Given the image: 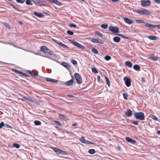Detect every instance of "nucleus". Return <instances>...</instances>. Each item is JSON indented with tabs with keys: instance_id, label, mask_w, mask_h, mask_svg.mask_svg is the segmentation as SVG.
Wrapping results in <instances>:
<instances>
[{
	"instance_id": "f257e3e1",
	"label": "nucleus",
	"mask_w": 160,
	"mask_h": 160,
	"mask_svg": "<svg viewBox=\"0 0 160 160\" xmlns=\"http://www.w3.org/2000/svg\"><path fill=\"white\" fill-rule=\"evenodd\" d=\"M134 115L135 118L137 119L142 120H144L145 118V116L144 113L141 112H135L134 114Z\"/></svg>"
},
{
	"instance_id": "f03ea898",
	"label": "nucleus",
	"mask_w": 160,
	"mask_h": 160,
	"mask_svg": "<svg viewBox=\"0 0 160 160\" xmlns=\"http://www.w3.org/2000/svg\"><path fill=\"white\" fill-rule=\"evenodd\" d=\"M74 76L77 82L79 84H81L82 82V79L81 75L79 74L76 73L74 74Z\"/></svg>"
},
{
	"instance_id": "7ed1b4c3",
	"label": "nucleus",
	"mask_w": 160,
	"mask_h": 160,
	"mask_svg": "<svg viewBox=\"0 0 160 160\" xmlns=\"http://www.w3.org/2000/svg\"><path fill=\"white\" fill-rule=\"evenodd\" d=\"M53 150L56 152L63 155H67L68 153L67 152L64 151H62L59 149L56 148L52 147L51 148Z\"/></svg>"
},
{
	"instance_id": "20e7f679",
	"label": "nucleus",
	"mask_w": 160,
	"mask_h": 160,
	"mask_svg": "<svg viewBox=\"0 0 160 160\" xmlns=\"http://www.w3.org/2000/svg\"><path fill=\"white\" fill-rule=\"evenodd\" d=\"M41 50L45 53H48L49 55H52V52L45 46H42L41 48Z\"/></svg>"
},
{
	"instance_id": "39448f33",
	"label": "nucleus",
	"mask_w": 160,
	"mask_h": 160,
	"mask_svg": "<svg viewBox=\"0 0 160 160\" xmlns=\"http://www.w3.org/2000/svg\"><path fill=\"white\" fill-rule=\"evenodd\" d=\"M69 41L71 42L74 45L78 47V48L82 49L85 48V47L76 41L72 39H70Z\"/></svg>"
},
{
	"instance_id": "423d86ee",
	"label": "nucleus",
	"mask_w": 160,
	"mask_h": 160,
	"mask_svg": "<svg viewBox=\"0 0 160 160\" xmlns=\"http://www.w3.org/2000/svg\"><path fill=\"white\" fill-rule=\"evenodd\" d=\"M141 5L143 7L149 6L151 5V2L150 0H142L141 1Z\"/></svg>"
},
{
	"instance_id": "0eeeda50",
	"label": "nucleus",
	"mask_w": 160,
	"mask_h": 160,
	"mask_svg": "<svg viewBox=\"0 0 160 160\" xmlns=\"http://www.w3.org/2000/svg\"><path fill=\"white\" fill-rule=\"evenodd\" d=\"M123 80L127 87H129L131 86V81L130 79L128 78L127 77H124Z\"/></svg>"
},
{
	"instance_id": "6e6552de",
	"label": "nucleus",
	"mask_w": 160,
	"mask_h": 160,
	"mask_svg": "<svg viewBox=\"0 0 160 160\" xmlns=\"http://www.w3.org/2000/svg\"><path fill=\"white\" fill-rule=\"evenodd\" d=\"M109 30L114 33H118V28L117 27L110 26Z\"/></svg>"
},
{
	"instance_id": "1a4fd4ad",
	"label": "nucleus",
	"mask_w": 160,
	"mask_h": 160,
	"mask_svg": "<svg viewBox=\"0 0 160 160\" xmlns=\"http://www.w3.org/2000/svg\"><path fill=\"white\" fill-rule=\"evenodd\" d=\"M123 19L125 23L129 25L132 24L134 22L133 21L126 17L123 18Z\"/></svg>"
},
{
	"instance_id": "9d476101",
	"label": "nucleus",
	"mask_w": 160,
	"mask_h": 160,
	"mask_svg": "<svg viewBox=\"0 0 160 160\" xmlns=\"http://www.w3.org/2000/svg\"><path fill=\"white\" fill-rule=\"evenodd\" d=\"M53 41L56 42V43H57L60 46H61V47H62L65 48H69V47L63 44L62 43V42H58L57 40H55V39H53Z\"/></svg>"
},
{
	"instance_id": "9b49d317",
	"label": "nucleus",
	"mask_w": 160,
	"mask_h": 160,
	"mask_svg": "<svg viewBox=\"0 0 160 160\" xmlns=\"http://www.w3.org/2000/svg\"><path fill=\"white\" fill-rule=\"evenodd\" d=\"M49 1L50 2L52 3H53L57 5L61 6L62 4L61 3L58 1V0H47Z\"/></svg>"
},
{
	"instance_id": "f8f14e48",
	"label": "nucleus",
	"mask_w": 160,
	"mask_h": 160,
	"mask_svg": "<svg viewBox=\"0 0 160 160\" xmlns=\"http://www.w3.org/2000/svg\"><path fill=\"white\" fill-rule=\"evenodd\" d=\"M45 80L47 82H51L53 83H56L58 82V80L50 78H46Z\"/></svg>"
},
{
	"instance_id": "ddd939ff",
	"label": "nucleus",
	"mask_w": 160,
	"mask_h": 160,
	"mask_svg": "<svg viewBox=\"0 0 160 160\" xmlns=\"http://www.w3.org/2000/svg\"><path fill=\"white\" fill-rule=\"evenodd\" d=\"M126 139L127 142H130L132 144H135L136 143V141L135 140L132 139L129 137H126Z\"/></svg>"
},
{
	"instance_id": "4468645a",
	"label": "nucleus",
	"mask_w": 160,
	"mask_h": 160,
	"mask_svg": "<svg viewBox=\"0 0 160 160\" xmlns=\"http://www.w3.org/2000/svg\"><path fill=\"white\" fill-rule=\"evenodd\" d=\"M74 81V78L73 77H72V78L70 80L67 82L66 83V85L67 86H71L72 85L73 83V82Z\"/></svg>"
},
{
	"instance_id": "2eb2a0df",
	"label": "nucleus",
	"mask_w": 160,
	"mask_h": 160,
	"mask_svg": "<svg viewBox=\"0 0 160 160\" xmlns=\"http://www.w3.org/2000/svg\"><path fill=\"white\" fill-rule=\"evenodd\" d=\"M91 41L94 43L102 44L103 42L101 40H99L98 39L93 38L91 39Z\"/></svg>"
},
{
	"instance_id": "dca6fc26",
	"label": "nucleus",
	"mask_w": 160,
	"mask_h": 160,
	"mask_svg": "<svg viewBox=\"0 0 160 160\" xmlns=\"http://www.w3.org/2000/svg\"><path fill=\"white\" fill-rule=\"evenodd\" d=\"M14 72H16V73H18L19 74H20L21 76H26V74L18 70H17L15 69H13L12 70Z\"/></svg>"
},
{
	"instance_id": "f3484780",
	"label": "nucleus",
	"mask_w": 160,
	"mask_h": 160,
	"mask_svg": "<svg viewBox=\"0 0 160 160\" xmlns=\"http://www.w3.org/2000/svg\"><path fill=\"white\" fill-rule=\"evenodd\" d=\"M125 115L128 117H130L132 115V111L130 109L127 110V111L125 113Z\"/></svg>"
},
{
	"instance_id": "a211bd4d",
	"label": "nucleus",
	"mask_w": 160,
	"mask_h": 160,
	"mask_svg": "<svg viewBox=\"0 0 160 160\" xmlns=\"http://www.w3.org/2000/svg\"><path fill=\"white\" fill-rule=\"evenodd\" d=\"M150 15L149 11L147 9H144L143 10V15L148 16Z\"/></svg>"
},
{
	"instance_id": "6ab92c4d",
	"label": "nucleus",
	"mask_w": 160,
	"mask_h": 160,
	"mask_svg": "<svg viewBox=\"0 0 160 160\" xmlns=\"http://www.w3.org/2000/svg\"><path fill=\"white\" fill-rule=\"evenodd\" d=\"M33 13L35 16L39 18H42L44 16L43 14L41 13H39L37 12H34Z\"/></svg>"
},
{
	"instance_id": "aec40b11",
	"label": "nucleus",
	"mask_w": 160,
	"mask_h": 160,
	"mask_svg": "<svg viewBox=\"0 0 160 160\" xmlns=\"http://www.w3.org/2000/svg\"><path fill=\"white\" fill-rule=\"evenodd\" d=\"M28 73L30 74L32 76L36 77L37 76L38 74L35 71H28Z\"/></svg>"
},
{
	"instance_id": "412c9836",
	"label": "nucleus",
	"mask_w": 160,
	"mask_h": 160,
	"mask_svg": "<svg viewBox=\"0 0 160 160\" xmlns=\"http://www.w3.org/2000/svg\"><path fill=\"white\" fill-rule=\"evenodd\" d=\"M40 6H46V2H45L40 1L38 4Z\"/></svg>"
},
{
	"instance_id": "4be33fe9",
	"label": "nucleus",
	"mask_w": 160,
	"mask_h": 160,
	"mask_svg": "<svg viewBox=\"0 0 160 160\" xmlns=\"http://www.w3.org/2000/svg\"><path fill=\"white\" fill-rule=\"evenodd\" d=\"M149 59H152L154 61H156L158 59V57L155 56V55L154 54H152L150 55V58H149Z\"/></svg>"
},
{
	"instance_id": "5701e85b",
	"label": "nucleus",
	"mask_w": 160,
	"mask_h": 160,
	"mask_svg": "<svg viewBox=\"0 0 160 160\" xmlns=\"http://www.w3.org/2000/svg\"><path fill=\"white\" fill-rule=\"evenodd\" d=\"M125 65L126 66L129 67H132V63L130 61H127L125 62Z\"/></svg>"
},
{
	"instance_id": "b1692460",
	"label": "nucleus",
	"mask_w": 160,
	"mask_h": 160,
	"mask_svg": "<svg viewBox=\"0 0 160 160\" xmlns=\"http://www.w3.org/2000/svg\"><path fill=\"white\" fill-rule=\"evenodd\" d=\"M145 26L147 28H154V25L150 24L148 23H145Z\"/></svg>"
},
{
	"instance_id": "393cba45",
	"label": "nucleus",
	"mask_w": 160,
	"mask_h": 160,
	"mask_svg": "<svg viewBox=\"0 0 160 160\" xmlns=\"http://www.w3.org/2000/svg\"><path fill=\"white\" fill-rule=\"evenodd\" d=\"M121 40V38L118 37H115L113 38V40L114 42H120Z\"/></svg>"
},
{
	"instance_id": "a878e982",
	"label": "nucleus",
	"mask_w": 160,
	"mask_h": 160,
	"mask_svg": "<svg viewBox=\"0 0 160 160\" xmlns=\"http://www.w3.org/2000/svg\"><path fill=\"white\" fill-rule=\"evenodd\" d=\"M61 64L64 67L66 68H69L70 67L69 64L66 62H63Z\"/></svg>"
},
{
	"instance_id": "bb28decb",
	"label": "nucleus",
	"mask_w": 160,
	"mask_h": 160,
	"mask_svg": "<svg viewBox=\"0 0 160 160\" xmlns=\"http://www.w3.org/2000/svg\"><path fill=\"white\" fill-rule=\"evenodd\" d=\"M133 68L136 70H139L140 69V66L138 65H135L133 66Z\"/></svg>"
},
{
	"instance_id": "cd10ccee",
	"label": "nucleus",
	"mask_w": 160,
	"mask_h": 160,
	"mask_svg": "<svg viewBox=\"0 0 160 160\" xmlns=\"http://www.w3.org/2000/svg\"><path fill=\"white\" fill-rule=\"evenodd\" d=\"M148 38L150 40H156L157 39V37L156 36H148Z\"/></svg>"
},
{
	"instance_id": "c85d7f7f",
	"label": "nucleus",
	"mask_w": 160,
	"mask_h": 160,
	"mask_svg": "<svg viewBox=\"0 0 160 160\" xmlns=\"http://www.w3.org/2000/svg\"><path fill=\"white\" fill-rule=\"evenodd\" d=\"M135 21L137 23H145V22L143 21V20L142 19H136L135 20Z\"/></svg>"
},
{
	"instance_id": "c756f323",
	"label": "nucleus",
	"mask_w": 160,
	"mask_h": 160,
	"mask_svg": "<svg viewBox=\"0 0 160 160\" xmlns=\"http://www.w3.org/2000/svg\"><path fill=\"white\" fill-rule=\"evenodd\" d=\"M108 25L106 24H103L101 25V27L104 29H106L108 27Z\"/></svg>"
},
{
	"instance_id": "7c9ffc66",
	"label": "nucleus",
	"mask_w": 160,
	"mask_h": 160,
	"mask_svg": "<svg viewBox=\"0 0 160 160\" xmlns=\"http://www.w3.org/2000/svg\"><path fill=\"white\" fill-rule=\"evenodd\" d=\"M12 147L16 148H18L20 147V145L19 144L14 143L12 144Z\"/></svg>"
},
{
	"instance_id": "2f4dec72",
	"label": "nucleus",
	"mask_w": 160,
	"mask_h": 160,
	"mask_svg": "<svg viewBox=\"0 0 160 160\" xmlns=\"http://www.w3.org/2000/svg\"><path fill=\"white\" fill-rule=\"evenodd\" d=\"M80 141L83 143L86 144L87 142V140H85L83 137H82V138L80 139Z\"/></svg>"
},
{
	"instance_id": "473e14b6",
	"label": "nucleus",
	"mask_w": 160,
	"mask_h": 160,
	"mask_svg": "<svg viewBox=\"0 0 160 160\" xmlns=\"http://www.w3.org/2000/svg\"><path fill=\"white\" fill-rule=\"evenodd\" d=\"M105 79L106 80V82L107 83V84L108 85V86H109L110 85V82L109 79L107 77H105Z\"/></svg>"
},
{
	"instance_id": "72a5a7b5",
	"label": "nucleus",
	"mask_w": 160,
	"mask_h": 160,
	"mask_svg": "<svg viewBox=\"0 0 160 160\" xmlns=\"http://www.w3.org/2000/svg\"><path fill=\"white\" fill-rule=\"evenodd\" d=\"M34 123L36 125H40L41 124V122L38 120L35 121Z\"/></svg>"
},
{
	"instance_id": "f704fd0d",
	"label": "nucleus",
	"mask_w": 160,
	"mask_h": 160,
	"mask_svg": "<svg viewBox=\"0 0 160 160\" xmlns=\"http://www.w3.org/2000/svg\"><path fill=\"white\" fill-rule=\"evenodd\" d=\"M92 52L95 54H97L98 53V50L96 49L95 48H93L92 49Z\"/></svg>"
},
{
	"instance_id": "c9c22d12",
	"label": "nucleus",
	"mask_w": 160,
	"mask_h": 160,
	"mask_svg": "<svg viewBox=\"0 0 160 160\" xmlns=\"http://www.w3.org/2000/svg\"><path fill=\"white\" fill-rule=\"evenodd\" d=\"M88 152L91 154H93L95 153V151L94 149H90L89 150Z\"/></svg>"
},
{
	"instance_id": "e433bc0d",
	"label": "nucleus",
	"mask_w": 160,
	"mask_h": 160,
	"mask_svg": "<svg viewBox=\"0 0 160 160\" xmlns=\"http://www.w3.org/2000/svg\"><path fill=\"white\" fill-rule=\"evenodd\" d=\"M122 94L124 99L125 100H127L128 97L127 94L126 92H124Z\"/></svg>"
},
{
	"instance_id": "4c0bfd02",
	"label": "nucleus",
	"mask_w": 160,
	"mask_h": 160,
	"mask_svg": "<svg viewBox=\"0 0 160 160\" xmlns=\"http://www.w3.org/2000/svg\"><path fill=\"white\" fill-rule=\"evenodd\" d=\"M134 12L139 14L143 15V10H135Z\"/></svg>"
},
{
	"instance_id": "58836bf2",
	"label": "nucleus",
	"mask_w": 160,
	"mask_h": 160,
	"mask_svg": "<svg viewBox=\"0 0 160 160\" xmlns=\"http://www.w3.org/2000/svg\"><path fill=\"white\" fill-rule=\"evenodd\" d=\"M95 33L100 37H102V34L99 31H96Z\"/></svg>"
},
{
	"instance_id": "ea45409f",
	"label": "nucleus",
	"mask_w": 160,
	"mask_h": 160,
	"mask_svg": "<svg viewBox=\"0 0 160 160\" xmlns=\"http://www.w3.org/2000/svg\"><path fill=\"white\" fill-rule=\"evenodd\" d=\"M26 2V4L28 5H32V4L30 0H27Z\"/></svg>"
},
{
	"instance_id": "a19ab883",
	"label": "nucleus",
	"mask_w": 160,
	"mask_h": 160,
	"mask_svg": "<svg viewBox=\"0 0 160 160\" xmlns=\"http://www.w3.org/2000/svg\"><path fill=\"white\" fill-rule=\"evenodd\" d=\"M105 59L107 61H108L111 59V57L110 56L107 55L104 57Z\"/></svg>"
},
{
	"instance_id": "79ce46f5",
	"label": "nucleus",
	"mask_w": 160,
	"mask_h": 160,
	"mask_svg": "<svg viewBox=\"0 0 160 160\" xmlns=\"http://www.w3.org/2000/svg\"><path fill=\"white\" fill-rule=\"evenodd\" d=\"M92 71L93 72L95 73H98V71L97 69L94 68H92Z\"/></svg>"
},
{
	"instance_id": "37998d69",
	"label": "nucleus",
	"mask_w": 160,
	"mask_h": 160,
	"mask_svg": "<svg viewBox=\"0 0 160 160\" xmlns=\"http://www.w3.org/2000/svg\"><path fill=\"white\" fill-rule=\"evenodd\" d=\"M20 95L23 98H24V99H25L26 100H27L28 101H32L31 99L28 98H27V97H26L25 96L22 95Z\"/></svg>"
},
{
	"instance_id": "c03bdc74",
	"label": "nucleus",
	"mask_w": 160,
	"mask_h": 160,
	"mask_svg": "<svg viewBox=\"0 0 160 160\" xmlns=\"http://www.w3.org/2000/svg\"><path fill=\"white\" fill-rule=\"evenodd\" d=\"M5 26L7 27L8 28H10V27L9 24L6 22H4L3 23Z\"/></svg>"
},
{
	"instance_id": "a18cd8bd",
	"label": "nucleus",
	"mask_w": 160,
	"mask_h": 160,
	"mask_svg": "<svg viewBox=\"0 0 160 160\" xmlns=\"http://www.w3.org/2000/svg\"><path fill=\"white\" fill-rule=\"evenodd\" d=\"M71 62L74 65H76L77 64L76 61L73 59H71Z\"/></svg>"
},
{
	"instance_id": "49530a36",
	"label": "nucleus",
	"mask_w": 160,
	"mask_h": 160,
	"mask_svg": "<svg viewBox=\"0 0 160 160\" xmlns=\"http://www.w3.org/2000/svg\"><path fill=\"white\" fill-rule=\"evenodd\" d=\"M59 118H60L64 119L65 118V116L62 114H59L58 115Z\"/></svg>"
},
{
	"instance_id": "de8ad7c7",
	"label": "nucleus",
	"mask_w": 160,
	"mask_h": 160,
	"mask_svg": "<svg viewBox=\"0 0 160 160\" xmlns=\"http://www.w3.org/2000/svg\"><path fill=\"white\" fill-rule=\"evenodd\" d=\"M152 118L156 121H158V118L154 115H152Z\"/></svg>"
},
{
	"instance_id": "09e8293b",
	"label": "nucleus",
	"mask_w": 160,
	"mask_h": 160,
	"mask_svg": "<svg viewBox=\"0 0 160 160\" xmlns=\"http://www.w3.org/2000/svg\"><path fill=\"white\" fill-rule=\"evenodd\" d=\"M16 1L19 3H23L25 1V0H16Z\"/></svg>"
},
{
	"instance_id": "8fccbe9b",
	"label": "nucleus",
	"mask_w": 160,
	"mask_h": 160,
	"mask_svg": "<svg viewBox=\"0 0 160 160\" xmlns=\"http://www.w3.org/2000/svg\"><path fill=\"white\" fill-rule=\"evenodd\" d=\"M118 35L125 39H128V38L124 36L123 34H118Z\"/></svg>"
},
{
	"instance_id": "3c124183",
	"label": "nucleus",
	"mask_w": 160,
	"mask_h": 160,
	"mask_svg": "<svg viewBox=\"0 0 160 160\" xmlns=\"http://www.w3.org/2000/svg\"><path fill=\"white\" fill-rule=\"evenodd\" d=\"M67 33L68 34L71 35H73L74 33L73 32L71 31L70 30H68L67 31Z\"/></svg>"
},
{
	"instance_id": "603ef678",
	"label": "nucleus",
	"mask_w": 160,
	"mask_h": 160,
	"mask_svg": "<svg viewBox=\"0 0 160 160\" xmlns=\"http://www.w3.org/2000/svg\"><path fill=\"white\" fill-rule=\"evenodd\" d=\"M54 122L58 126H61V124L60 122H59V121H55Z\"/></svg>"
},
{
	"instance_id": "864d4df0",
	"label": "nucleus",
	"mask_w": 160,
	"mask_h": 160,
	"mask_svg": "<svg viewBox=\"0 0 160 160\" xmlns=\"http://www.w3.org/2000/svg\"><path fill=\"white\" fill-rule=\"evenodd\" d=\"M40 0H32V1L34 2V3L37 4H38V3H39Z\"/></svg>"
},
{
	"instance_id": "5fc2aeb1",
	"label": "nucleus",
	"mask_w": 160,
	"mask_h": 160,
	"mask_svg": "<svg viewBox=\"0 0 160 160\" xmlns=\"http://www.w3.org/2000/svg\"><path fill=\"white\" fill-rule=\"evenodd\" d=\"M69 26L70 27H74L76 28V25L73 24H71L69 25Z\"/></svg>"
},
{
	"instance_id": "6e6d98bb",
	"label": "nucleus",
	"mask_w": 160,
	"mask_h": 160,
	"mask_svg": "<svg viewBox=\"0 0 160 160\" xmlns=\"http://www.w3.org/2000/svg\"><path fill=\"white\" fill-rule=\"evenodd\" d=\"M6 128H11V127L8 124H5L4 126Z\"/></svg>"
},
{
	"instance_id": "4d7b16f0",
	"label": "nucleus",
	"mask_w": 160,
	"mask_h": 160,
	"mask_svg": "<svg viewBox=\"0 0 160 160\" xmlns=\"http://www.w3.org/2000/svg\"><path fill=\"white\" fill-rule=\"evenodd\" d=\"M87 143L86 144H94V143L90 141H88L87 140Z\"/></svg>"
},
{
	"instance_id": "13d9d810",
	"label": "nucleus",
	"mask_w": 160,
	"mask_h": 160,
	"mask_svg": "<svg viewBox=\"0 0 160 160\" xmlns=\"http://www.w3.org/2000/svg\"><path fill=\"white\" fill-rule=\"evenodd\" d=\"M154 1L155 3L160 4V0H154Z\"/></svg>"
},
{
	"instance_id": "bf43d9fd",
	"label": "nucleus",
	"mask_w": 160,
	"mask_h": 160,
	"mask_svg": "<svg viewBox=\"0 0 160 160\" xmlns=\"http://www.w3.org/2000/svg\"><path fill=\"white\" fill-rule=\"evenodd\" d=\"M97 80L98 82H100V76H98L97 77Z\"/></svg>"
},
{
	"instance_id": "052dcab7",
	"label": "nucleus",
	"mask_w": 160,
	"mask_h": 160,
	"mask_svg": "<svg viewBox=\"0 0 160 160\" xmlns=\"http://www.w3.org/2000/svg\"><path fill=\"white\" fill-rule=\"evenodd\" d=\"M5 124L3 122H2L1 123V128H2L3 127H4Z\"/></svg>"
},
{
	"instance_id": "680f3d73",
	"label": "nucleus",
	"mask_w": 160,
	"mask_h": 160,
	"mask_svg": "<svg viewBox=\"0 0 160 160\" xmlns=\"http://www.w3.org/2000/svg\"><path fill=\"white\" fill-rule=\"evenodd\" d=\"M132 123L135 125H138V122L137 121H134L132 122Z\"/></svg>"
},
{
	"instance_id": "e2e57ef3",
	"label": "nucleus",
	"mask_w": 160,
	"mask_h": 160,
	"mask_svg": "<svg viewBox=\"0 0 160 160\" xmlns=\"http://www.w3.org/2000/svg\"><path fill=\"white\" fill-rule=\"evenodd\" d=\"M155 27H158V28H160V24L158 25H154V28Z\"/></svg>"
},
{
	"instance_id": "0e129e2a",
	"label": "nucleus",
	"mask_w": 160,
	"mask_h": 160,
	"mask_svg": "<svg viewBox=\"0 0 160 160\" xmlns=\"http://www.w3.org/2000/svg\"><path fill=\"white\" fill-rule=\"evenodd\" d=\"M141 79H142V81L143 82H145V78H143V77H142V78H141Z\"/></svg>"
},
{
	"instance_id": "69168bd1",
	"label": "nucleus",
	"mask_w": 160,
	"mask_h": 160,
	"mask_svg": "<svg viewBox=\"0 0 160 160\" xmlns=\"http://www.w3.org/2000/svg\"><path fill=\"white\" fill-rule=\"evenodd\" d=\"M11 6L13 8H14V9H15V10H17V9L15 7V6L12 5V4H11Z\"/></svg>"
},
{
	"instance_id": "338daca9",
	"label": "nucleus",
	"mask_w": 160,
	"mask_h": 160,
	"mask_svg": "<svg viewBox=\"0 0 160 160\" xmlns=\"http://www.w3.org/2000/svg\"><path fill=\"white\" fill-rule=\"evenodd\" d=\"M68 96L72 98L75 97L74 96L72 95H68Z\"/></svg>"
},
{
	"instance_id": "774afa93",
	"label": "nucleus",
	"mask_w": 160,
	"mask_h": 160,
	"mask_svg": "<svg viewBox=\"0 0 160 160\" xmlns=\"http://www.w3.org/2000/svg\"><path fill=\"white\" fill-rule=\"evenodd\" d=\"M77 125H78V124L77 123H74L72 124V126H77Z\"/></svg>"
}]
</instances>
